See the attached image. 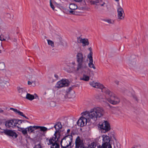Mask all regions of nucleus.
<instances>
[{"mask_svg":"<svg viewBox=\"0 0 148 148\" xmlns=\"http://www.w3.org/2000/svg\"><path fill=\"white\" fill-rule=\"evenodd\" d=\"M85 56L82 52H78L76 55V60L77 63V67L73 66L72 69L75 72L78 71L80 69H82V72H86L89 70V68L85 63Z\"/></svg>","mask_w":148,"mask_h":148,"instance_id":"nucleus-1","label":"nucleus"},{"mask_svg":"<svg viewBox=\"0 0 148 148\" xmlns=\"http://www.w3.org/2000/svg\"><path fill=\"white\" fill-rule=\"evenodd\" d=\"M104 93L106 96L104 98H101L103 101L106 102L108 101L113 105H116L120 102L119 98L108 88ZM99 99H101V98H99Z\"/></svg>","mask_w":148,"mask_h":148,"instance_id":"nucleus-2","label":"nucleus"},{"mask_svg":"<svg viewBox=\"0 0 148 148\" xmlns=\"http://www.w3.org/2000/svg\"><path fill=\"white\" fill-rule=\"evenodd\" d=\"M90 119L96 121L97 119L103 116L105 111L102 108L97 107L91 109L89 111H86Z\"/></svg>","mask_w":148,"mask_h":148,"instance_id":"nucleus-3","label":"nucleus"},{"mask_svg":"<svg viewBox=\"0 0 148 148\" xmlns=\"http://www.w3.org/2000/svg\"><path fill=\"white\" fill-rule=\"evenodd\" d=\"M82 116L78 120L77 124L78 126L83 127L86 125L87 122L90 121V119L86 111L82 113Z\"/></svg>","mask_w":148,"mask_h":148,"instance_id":"nucleus-4","label":"nucleus"},{"mask_svg":"<svg viewBox=\"0 0 148 148\" xmlns=\"http://www.w3.org/2000/svg\"><path fill=\"white\" fill-rule=\"evenodd\" d=\"M72 141V136L71 135H67L63 138L61 141V147L66 148L71 146Z\"/></svg>","mask_w":148,"mask_h":148,"instance_id":"nucleus-5","label":"nucleus"},{"mask_svg":"<svg viewBox=\"0 0 148 148\" xmlns=\"http://www.w3.org/2000/svg\"><path fill=\"white\" fill-rule=\"evenodd\" d=\"M56 132H55L54 136L52 138H48L46 139L45 143L46 144L48 145H52L58 142L60 135L56 134Z\"/></svg>","mask_w":148,"mask_h":148,"instance_id":"nucleus-6","label":"nucleus"},{"mask_svg":"<svg viewBox=\"0 0 148 148\" xmlns=\"http://www.w3.org/2000/svg\"><path fill=\"white\" fill-rule=\"evenodd\" d=\"M89 84L93 87L101 89V92L103 93L108 88L105 87L103 84L94 81L90 82Z\"/></svg>","mask_w":148,"mask_h":148,"instance_id":"nucleus-7","label":"nucleus"},{"mask_svg":"<svg viewBox=\"0 0 148 148\" xmlns=\"http://www.w3.org/2000/svg\"><path fill=\"white\" fill-rule=\"evenodd\" d=\"M100 127L101 130V132L103 133H106L110 129V124L107 121H104L102 124H100Z\"/></svg>","mask_w":148,"mask_h":148,"instance_id":"nucleus-8","label":"nucleus"},{"mask_svg":"<svg viewBox=\"0 0 148 148\" xmlns=\"http://www.w3.org/2000/svg\"><path fill=\"white\" fill-rule=\"evenodd\" d=\"M9 85L8 79L6 76L0 77V86L1 87H5Z\"/></svg>","mask_w":148,"mask_h":148,"instance_id":"nucleus-9","label":"nucleus"},{"mask_svg":"<svg viewBox=\"0 0 148 148\" xmlns=\"http://www.w3.org/2000/svg\"><path fill=\"white\" fill-rule=\"evenodd\" d=\"M18 123V121L16 119L8 120L5 122V125L8 128H14Z\"/></svg>","mask_w":148,"mask_h":148,"instance_id":"nucleus-10","label":"nucleus"},{"mask_svg":"<svg viewBox=\"0 0 148 148\" xmlns=\"http://www.w3.org/2000/svg\"><path fill=\"white\" fill-rule=\"evenodd\" d=\"M69 85V82L66 79H62L58 82L56 84V87L60 88L62 87L68 86Z\"/></svg>","mask_w":148,"mask_h":148,"instance_id":"nucleus-11","label":"nucleus"},{"mask_svg":"<svg viewBox=\"0 0 148 148\" xmlns=\"http://www.w3.org/2000/svg\"><path fill=\"white\" fill-rule=\"evenodd\" d=\"M103 140L104 143L101 146L108 147V146L111 145L110 143V141L109 137L106 135H103L102 136Z\"/></svg>","mask_w":148,"mask_h":148,"instance_id":"nucleus-12","label":"nucleus"},{"mask_svg":"<svg viewBox=\"0 0 148 148\" xmlns=\"http://www.w3.org/2000/svg\"><path fill=\"white\" fill-rule=\"evenodd\" d=\"M117 19L119 21L123 19L124 17V13L123 8L119 7L117 9Z\"/></svg>","mask_w":148,"mask_h":148,"instance_id":"nucleus-13","label":"nucleus"},{"mask_svg":"<svg viewBox=\"0 0 148 148\" xmlns=\"http://www.w3.org/2000/svg\"><path fill=\"white\" fill-rule=\"evenodd\" d=\"M106 6V4L104 2L99 1L96 3V5L95 6V8L99 10H103Z\"/></svg>","mask_w":148,"mask_h":148,"instance_id":"nucleus-14","label":"nucleus"},{"mask_svg":"<svg viewBox=\"0 0 148 148\" xmlns=\"http://www.w3.org/2000/svg\"><path fill=\"white\" fill-rule=\"evenodd\" d=\"M75 144L76 148H82L84 146L83 141L80 138L79 136H78L76 138Z\"/></svg>","mask_w":148,"mask_h":148,"instance_id":"nucleus-15","label":"nucleus"},{"mask_svg":"<svg viewBox=\"0 0 148 148\" xmlns=\"http://www.w3.org/2000/svg\"><path fill=\"white\" fill-rule=\"evenodd\" d=\"M77 42L79 43H82L83 47L88 45L89 44L88 39H82L81 38H77Z\"/></svg>","mask_w":148,"mask_h":148,"instance_id":"nucleus-16","label":"nucleus"},{"mask_svg":"<svg viewBox=\"0 0 148 148\" xmlns=\"http://www.w3.org/2000/svg\"><path fill=\"white\" fill-rule=\"evenodd\" d=\"M64 97L65 99L73 98L75 97V92L73 91H69L66 92Z\"/></svg>","mask_w":148,"mask_h":148,"instance_id":"nucleus-17","label":"nucleus"},{"mask_svg":"<svg viewBox=\"0 0 148 148\" xmlns=\"http://www.w3.org/2000/svg\"><path fill=\"white\" fill-rule=\"evenodd\" d=\"M18 91L20 94L21 96L23 98H25L27 92L25 90V89L19 87H18L17 88Z\"/></svg>","mask_w":148,"mask_h":148,"instance_id":"nucleus-18","label":"nucleus"},{"mask_svg":"<svg viewBox=\"0 0 148 148\" xmlns=\"http://www.w3.org/2000/svg\"><path fill=\"white\" fill-rule=\"evenodd\" d=\"M5 133L7 135L12 137L16 138L17 137V135L16 133L11 130H6L4 131Z\"/></svg>","mask_w":148,"mask_h":148,"instance_id":"nucleus-19","label":"nucleus"},{"mask_svg":"<svg viewBox=\"0 0 148 148\" xmlns=\"http://www.w3.org/2000/svg\"><path fill=\"white\" fill-rule=\"evenodd\" d=\"M81 70L82 73H83V75L82 77L80 78V79L85 81H88L90 79V77L86 75V73L89 71V69L86 71V72L85 73L82 72V69H81Z\"/></svg>","mask_w":148,"mask_h":148,"instance_id":"nucleus-20","label":"nucleus"},{"mask_svg":"<svg viewBox=\"0 0 148 148\" xmlns=\"http://www.w3.org/2000/svg\"><path fill=\"white\" fill-rule=\"evenodd\" d=\"M10 109L12 110L16 113H18L19 115L25 117L26 119H29V118L27 117H26L25 115L23 114V113L22 112L18 110L17 109L11 108H10Z\"/></svg>","mask_w":148,"mask_h":148,"instance_id":"nucleus-21","label":"nucleus"},{"mask_svg":"<svg viewBox=\"0 0 148 148\" xmlns=\"http://www.w3.org/2000/svg\"><path fill=\"white\" fill-rule=\"evenodd\" d=\"M54 127L56 130L55 132H56V134L60 135V133L58 131L62 127V126L61 123H58L54 125Z\"/></svg>","mask_w":148,"mask_h":148,"instance_id":"nucleus-22","label":"nucleus"},{"mask_svg":"<svg viewBox=\"0 0 148 148\" xmlns=\"http://www.w3.org/2000/svg\"><path fill=\"white\" fill-rule=\"evenodd\" d=\"M27 128V131L29 133H33L34 130L37 129V126H29Z\"/></svg>","mask_w":148,"mask_h":148,"instance_id":"nucleus-23","label":"nucleus"},{"mask_svg":"<svg viewBox=\"0 0 148 148\" xmlns=\"http://www.w3.org/2000/svg\"><path fill=\"white\" fill-rule=\"evenodd\" d=\"M25 98L30 101H32L34 99V95L27 92Z\"/></svg>","mask_w":148,"mask_h":148,"instance_id":"nucleus-24","label":"nucleus"},{"mask_svg":"<svg viewBox=\"0 0 148 148\" xmlns=\"http://www.w3.org/2000/svg\"><path fill=\"white\" fill-rule=\"evenodd\" d=\"M69 8L71 10H75L77 8V6L74 3H71L69 6Z\"/></svg>","mask_w":148,"mask_h":148,"instance_id":"nucleus-25","label":"nucleus"},{"mask_svg":"<svg viewBox=\"0 0 148 148\" xmlns=\"http://www.w3.org/2000/svg\"><path fill=\"white\" fill-rule=\"evenodd\" d=\"M9 39H10V37L8 36V37H5L2 34H1V35H0V40L1 41H7Z\"/></svg>","mask_w":148,"mask_h":148,"instance_id":"nucleus-26","label":"nucleus"},{"mask_svg":"<svg viewBox=\"0 0 148 148\" xmlns=\"http://www.w3.org/2000/svg\"><path fill=\"white\" fill-rule=\"evenodd\" d=\"M51 148H60V145L58 142L52 144L51 146Z\"/></svg>","mask_w":148,"mask_h":148,"instance_id":"nucleus-27","label":"nucleus"},{"mask_svg":"<svg viewBox=\"0 0 148 148\" xmlns=\"http://www.w3.org/2000/svg\"><path fill=\"white\" fill-rule=\"evenodd\" d=\"M93 61H89V63L88 64V65L89 67L91 68H92L94 69H96L93 63Z\"/></svg>","mask_w":148,"mask_h":148,"instance_id":"nucleus-28","label":"nucleus"},{"mask_svg":"<svg viewBox=\"0 0 148 148\" xmlns=\"http://www.w3.org/2000/svg\"><path fill=\"white\" fill-rule=\"evenodd\" d=\"M37 129H40V130L41 131L43 132L47 131V127L44 126H37Z\"/></svg>","mask_w":148,"mask_h":148,"instance_id":"nucleus-29","label":"nucleus"},{"mask_svg":"<svg viewBox=\"0 0 148 148\" xmlns=\"http://www.w3.org/2000/svg\"><path fill=\"white\" fill-rule=\"evenodd\" d=\"M104 21L106 22L109 24H113L114 22V20L110 19H104L103 20Z\"/></svg>","mask_w":148,"mask_h":148,"instance_id":"nucleus-30","label":"nucleus"},{"mask_svg":"<svg viewBox=\"0 0 148 148\" xmlns=\"http://www.w3.org/2000/svg\"><path fill=\"white\" fill-rule=\"evenodd\" d=\"M5 68V65L3 62H0V70H3Z\"/></svg>","mask_w":148,"mask_h":148,"instance_id":"nucleus-31","label":"nucleus"},{"mask_svg":"<svg viewBox=\"0 0 148 148\" xmlns=\"http://www.w3.org/2000/svg\"><path fill=\"white\" fill-rule=\"evenodd\" d=\"M92 53H90L88 55V58L89 59V61H93L92 57Z\"/></svg>","mask_w":148,"mask_h":148,"instance_id":"nucleus-32","label":"nucleus"},{"mask_svg":"<svg viewBox=\"0 0 148 148\" xmlns=\"http://www.w3.org/2000/svg\"><path fill=\"white\" fill-rule=\"evenodd\" d=\"M49 45H50L52 47H54V43L53 41L50 40H47Z\"/></svg>","mask_w":148,"mask_h":148,"instance_id":"nucleus-33","label":"nucleus"},{"mask_svg":"<svg viewBox=\"0 0 148 148\" xmlns=\"http://www.w3.org/2000/svg\"><path fill=\"white\" fill-rule=\"evenodd\" d=\"M27 128H24L23 129V130L22 131V133L24 135H25L27 134Z\"/></svg>","mask_w":148,"mask_h":148,"instance_id":"nucleus-34","label":"nucleus"},{"mask_svg":"<svg viewBox=\"0 0 148 148\" xmlns=\"http://www.w3.org/2000/svg\"><path fill=\"white\" fill-rule=\"evenodd\" d=\"M119 90L121 92L123 93L125 92V91H126V90L124 88H119Z\"/></svg>","mask_w":148,"mask_h":148,"instance_id":"nucleus-35","label":"nucleus"},{"mask_svg":"<svg viewBox=\"0 0 148 148\" xmlns=\"http://www.w3.org/2000/svg\"><path fill=\"white\" fill-rule=\"evenodd\" d=\"M92 148H95L96 147V144L94 143H92L89 145Z\"/></svg>","mask_w":148,"mask_h":148,"instance_id":"nucleus-36","label":"nucleus"},{"mask_svg":"<svg viewBox=\"0 0 148 148\" xmlns=\"http://www.w3.org/2000/svg\"><path fill=\"white\" fill-rule=\"evenodd\" d=\"M50 6L53 10H55L54 6L52 4L51 1V0H50Z\"/></svg>","mask_w":148,"mask_h":148,"instance_id":"nucleus-37","label":"nucleus"},{"mask_svg":"<svg viewBox=\"0 0 148 148\" xmlns=\"http://www.w3.org/2000/svg\"><path fill=\"white\" fill-rule=\"evenodd\" d=\"M98 148H112V146L111 145H109V146H108V147H103L99 146L98 147Z\"/></svg>","mask_w":148,"mask_h":148,"instance_id":"nucleus-38","label":"nucleus"},{"mask_svg":"<svg viewBox=\"0 0 148 148\" xmlns=\"http://www.w3.org/2000/svg\"><path fill=\"white\" fill-rule=\"evenodd\" d=\"M34 148H42L41 145L40 144H38L35 145Z\"/></svg>","mask_w":148,"mask_h":148,"instance_id":"nucleus-39","label":"nucleus"},{"mask_svg":"<svg viewBox=\"0 0 148 148\" xmlns=\"http://www.w3.org/2000/svg\"><path fill=\"white\" fill-rule=\"evenodd\" d=\"M17 121H18V123H17V124H18L19 125H20L24 121V120H17Z\"/></svg>","mask_w":148,"mask_h":148,"instance_id":"nucleus-40","label":"nucleus"},{"mask_svg":"<svg viewBox=\"0 0 148 148\" xmlns=\"http://www.w3.org/2000/svg\"><path fill=\"white\" fill-rule=\"evenodd\" d=\"M97 3V2L95 1L92 0H91L90 1V3L91 4H95L96 5V3Z\"/></svg>","mask_w":148,"mask_h":148,"instance_id":"nucleus-41","label":"nucleus"},{"mask_svg":"<svg viewBox=\"0 0 148 148\" xmlns=\"http://www.w3.org/2000/svg\"><path fill=\"white\" fill-rule=\"evenodd\" d=\"M5 16H6L7 17H8V18H10V14L8 13H5Z\"/></svg>","mask_w":148,"mask_h":148,"instance_id":"nucleus-42","label":"nucleus"},{"mask_svg":"<svg viewBox=\"0 0 148 148\" xmlns=\"http://www.w3.org/2000/svg\"><path fill=\"white\" fill-rule=\"evenodd\" d=\"M73 10H70L69 11V12L70 13L72 14H74L75 13V12Z\"/></svg>","mask_w":148,"mask_h":148,"instance_id":"nucleus-43","label":"nucleus"},{"mask_svg":"<svg viewBox=\"0 0 148 148\" xmlns=\"http://www.w3.org/2000/svg\"><path fill=\"white\" fill-rule=\"evenodd\" d=\"M24 128H19L18 130L20 132H22V131L23 130Z\"/></svg>","mask_w":148,"mask_h":148,"instance_id":"nucleus-44","label":"nucleus"},{"mask_svg":"<svg viewBox=\"0 0 148 148\" xmlns=\"http://www.w3.org/2000/svg\"><path fill=\"white\" fill-rule=\"evenodd\" d=\"M34 71L33 69H29L28 71V72L29 73H30V72H33Z\"/></svg>","mask_w":148,"mask_h":148,"instance_id":"nucleus-45","label":"nucleus"},{"mask_svg":"<svg viewBox=\"0 0 148 148\" xmlns=\"http://www.w3.org/2000/svg\"><path fill=\"white\" fill-rule=\"evenodd\" d=\"M115 83L117 85H119V82L118 81L116 80L115 81Z\"/></svg>","mask_w":148,"mask_h":148,"instance_id":"nucleus-46","label":"nucleus"},{"mask_svg":"<svg viewBox=\"0 0 148 148\" xmlns=\"http://www.w3.org/2000/svg\"><path fill=\"white\" fill-rule=\"evenodd\" d=\"M131 64H132V65H133L134 66V65L136 64V62H135V61H133V62H132V63H131Z\"/></svg>","mask_w":148,"mask_h":148,"instance_id":"nucleus-47","label":"nucleus"},{"mask_svg":"<svg viewBox=\"0 0 148 148\" xmlns=\"http://www.w3.org/2000/svg\"><path fill=\"white\" fill-rule=\"evenodd\" d=\"M88 49L89 50V51H90V53H92V49L91 48V47H90L88 48Z\"/></svg>","mask_w":148,"mask_h":148,"instance_id":"nucleus-48","label":"nucleus"},{"mask_svg":"<svg viewBox=\"0 0 148 148\" xmlns=\"http://www.w3.org/2000/svg\"><path fill=\"white\" fill-rule=\"evenodd\" d=\"M27 84L29 85H30L32 84V82L29 81H28L27 82Z\"/></svg>","mask_w":148,"mask_h":148,"instance_id":"nucleus-49","label":"nucleus"},{"mask_svg":"<svg viewBox=\"0 0 148 148\" xmlns=\"http://www.w3.org/2000/svg\"><path fill=\"white\" fill-rule=\"evenodd\" d=\"M116 145H117V146L118 148H120V145L119 144V143H117Z\"/></svg>","mask_w":148,"mask_h":148,"instance_id":"nucleus-50","label":"nucleus"},{"mask_svg":"<svg viewBox=\"0 0 148 148\" xmlns=\"http://www.w3.org/2000/svg\"><path fill=\"white\" fill-rule=\"evenodd\" d=\"M54 76L56 79H58V75L56 74Z\"/></svg>","mask_w":148,"mask_h":148,"instance_id":"nucleus-51","label":"nucleus"},{"mask_svg":"<svg viewBox=\"0 0 148 148\" xmlns=\"http://www.w3.org/2000/svg\"><path fill=\"white\" fill-rule=\"evenodd\" d=\"M3 110H2V109L0 108V113H3Z\"/></svg>","mask_w":148,"mask_h":148,"instance_id":"nucleus-52","label":"nucleus"},{"mask_svg":"<svg viewBox=\"0 0 148 148\" xmlns=\"http://www.w3.org/2000/svg\"><path fill=\"white\" fill-rule=\"evenodd\" d=\"M106 104L108 106H109L110 107V105L109 103H106Z\"/></svg>","mask_w":148,"mask_h":148,"instance_id":"nucleus-53","label":"nucleus"},{"mask_svg":"<svg viewBox=\"0 0 148 148\" xmlns=\"http://www.w3.org/2000/svg\"><path fill=\"white\" fill-rule=\"evenodd\" d=\"M134 99L135 100H136V101H137L138 100H137V97H134Z\"/></svg>","mask_w":148,"mask_h":148,"instance_id":"nucleus-54","label":"nucleus"},{"mask_svg":"<svg viewBox=\"0 0 148 148\" xmlns=\"http://www.w3.org/2000/svg\"><path fill=\"white\" fill-rule=\"evenodd\" d=\"M88 148L87 147H84V145L82 146V148Z\"/></svg>","mask_w":148,"mask_h":148,"instance_id":"nucleus-55","label":"nucleus"},{"mask_svg":"<svg viewBox=\"0 0 148 148\" xmlns=\"http://www.w3.org/2000/svg\"><path fill=\"white\" fill-rule=\"evenodd\" d=\"M70 129H68L67 130V133H69L70 132Z\"/></svg>","mask_w":148,"mask_h":148,"instance_id":"nucleus-56","label":"nucleus"},{"mask_svg":"<svg viewBox=\"0 0 148 148\" xmlns=\"http://www.w3.org/2000/svg\"><path fill=\"white\" fill-rule=\"evenodd\" d=\"M88 148H92L90 146V145H89L87 147Z\"/></svg>","mask_w":148,"mask_h":148,"instance_id":"nucleus-57","label":"nucleus"},{"mask_svg":"<svg viewBox=\"0 0 148 148\" xmlns=\"http://www.w3.org/2000/svg\"><path fill=\"white\" fill-rule=\"evenodd\" d=\"M113 138L115 140H116V139L115 138V137L113 135Z\"/></svg>","mask_w":148,"mask_h":148,"instance_id":"nucleus-58","label":"nucleus"},{"mask_svg":"<svg viewBox=\"0 0 148 148\" xmlns=\"http://www.w3.org/2000/svg\"><path fill=\"white\" fill-rule=\"evenodd\" d=\"M35 95H36V97H37L38 98V96L36 94H35Z\"/></svg>","mask_w":148,"mask_h":148,"instance_id":"nucleus-59","label":"nucleus"},{"mask_svg":"<svg viewBox=\"0 0 148 148\" xmlns=\"http://www.w3.org/2000/svg\"><path fill=\"white\" fill-rule=\"evenodd\" d=\"M1 53V51L0 50V53Z\"/></svg>","mask_w":148,"mask_h":148,"instance_id":"nucleus-60","label":"nucleus"},{"mask_svg":"<svg viewBox=\"0 0 148 148\" xmlns=\"http://www.w3.org/2000/svg\"><path fill=\"white\" fill-rule=\"evenodd\" d=\"M73 64H74L75 65V62H74L73 63Z\"/></svg>","mask_w":148,"mask_h":148,"instance_id":"nucleus-61","label":"nucleus"},{"mask_svg":"<svg viewBox=\"0 0 148 148\" xmlns=\"http://www.w3.org/2000/svg\"><path fill=\"white\" fill-rule=\"evenodd\" d=\"M46 92H45V95H46Z\"/></svg>","mask_w":148,"mask_h":148,"instance_id":"nucleus-62","label":"nucleus"},{"mask_svg":"<svg viewBox=\"0 0 148 148\" xmlns=\"http://www.w3.org/2000/svg\"><path fill=\"white\" fill-rule=\"evenodd\" d=\"M115 0L116 1H119V0Z\"/></svg>","mask_w":148,"mask_h":148,"instance_id":"nucleus-63","label":"nucleus"},{"mask_svg":"<svg viewBox=\"0 0 148 148\" xmlns=\"http://www.w3.org/2000/svg\"><path fill=\"white\" fill-rule=\"evenodd\" d=\"M132 148H135V147H132Z\"/></svg>","mask_w":148,"mask_h":148,"instance_id":"nucleus-64","label":"nucleus"}]
</instances>
